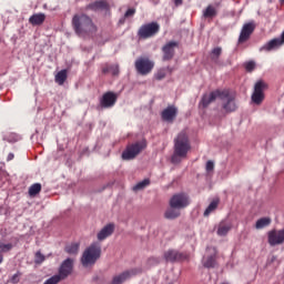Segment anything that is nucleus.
I'll use <instances>...</instances> for the list:
<instances>
[{"label": "nucleus", "mask_w": 284, "mask_h": 284, "mask_svg": "<svg viewBox=\"0 0 284 284\" xmlns=\"http://www.w3.org/2000/svg\"><path fill=\"white\" fill-rule=\"evenodd\" d=\"M176 7L183 6V0H174Z\"/></svg>", "instance_id": "obj_43"}, {"label": "nucleus", "mask_w": 284, "mask_h": 284, "mask_svg": "<svg viewBox=\"0 0 284 284\" xmlns=\"http://www.w3.org/2000/svg\"><path fill=\"white\" fill-rule=\"evenodd\" d=\"M244 68L246 70V72H254L255 68H256V62L254 61H248L244 64Z\"/></svg>", "instance_id": "obj_35"}, {"label": "nucleus", "mask_w": 284, "mask_h": 284, "mask_svg": "<svg viewBox=\"0 0 284 284\" xmlns=\"http://www.w3.org/2000/svg\"><path fill=\"white\" fill-rule=\"evenodd\" d=\"M135 70L141 77H148L154 70V61L148 57H140L135 60Z\"/></svg>", "instance_id": "obj_6"}, {"label": "nucleus", "mask_w": 284, "mask_h": 284, "mask_svg": "<svg viewBox=\"0 0 284 284\" xmlns=\"http://www.w3.org/2000/svg\"><path fill=\"white\" fill-rule=\"evenodd\" d=\"M118 99H119V95L116 93L112 91H108L100 99V108H103L104 110L114 108V105H116Z\"/></svg>", "instance_id": "obj_12"}, {"label": "nucleus", "mask_w": 284, "mask_h": 284, "mask_svg": "<svg viewBox=\"0 0 284 284\" xmlns=\"http://www.w3.org/2000/svg\"><path fill=\"white\" fill-rule=\"evenodd\" d=\"M55 83H58V85H63V83H65V81H68V70H61L55 74Z\"/></svg>", "instance_id": "obj_29"}, {"label": "nucleus", "mask_w": 284, "mask_h": 284, "mask_svg": "<svg viewBox=\"0 0 284 284\" xmlns=\"http://www.w3.org/2000/svg\"><path fill=\"white\" fill-rule=\"evenodd\" d=\"M230 230H232V223H227L225 221L220 222L217 225V236H227Z\"/></svg>", "instance_id": "obj_22"}, {"label": "nucleus", "mask_w": 284, "mask_h": 284, "mask_svg": "<svg viewBox=\"0 0 284 284\" xmlns=\"http://www.w3.org/2000/svg\"><path fill=\"white\" fill-rule=\"evenodd\" d=\"M225 97H227V89H224V90L217 89L210 93H204L199 102V108L201 110H206V108H210V104L214 103L216 99H221V101H225Z\"/></svg>", "instance_id": "obj_4"}, {"label": "nucleus", "mask_w": 284, "mask_h": 284, "mask_svg": "<svg viewBox=\"0 0 284 284\" xmlns=\"http://www.w3.org/2000/svg\"><path fill=\"white\" fill-rule=\"evenodd\" d=\"M284 43V31L281 34V38H274L261 47V52H272L273 50H278Z\"/></svg>", "instance_id": "obj_14"}, {"label": "nucleus", "mask_w": 284, "mask_h": 284, "mask_svg": "<svg viewBox=\"0 0 284 284\" xmlns=\"http://www.w3.org/2000/svg\"><path fill=\"white\" fill-rule=\"evenodd\" d=\"M267 89V84L263 81H257L254 87V92L252 94V101L256 105H261L265 99V90Z\"/></svg>", "instance_id": "obj_9"}, {"label": "nucleus", "mask_w": 284, "mask_h": 284, "mask_svg": "<svg viewBox=\"0 0 284 284\" xmlns=\"http://www.w3.org/2000/svg\"><path fill=\"white\" fill-rule=\"evenodd\" d=\"M3 263V254L0 253V264Z\"/></svg>", "instance_id": "obj_44"}, {"label": "nucleus", "mask_w": 284, "mask_h": 284, "mask_svg": "<svg viewBox=\"0 0 284 284\" xmlns=\"http://www.w3.org/2000/svg\"><path fill=\"white\" fill-rule=\"evenodd\" d=\"M101 258V243H91L82 253L81 263L83 267H94Z\"/></svg>", "instance_id": "obj_3"}, {"label": "nucleus", "mask_w": 284, "mask_h": 284, "mask_svg": "<svg viewBox=\"0 0 284 284\" xmlns=\"http://www.w3.org/2000/svg\"><path fill=\"white\" fill-rule=\"evenodd\" d=\"M14 159V153H9L7 156V161H12Z\"/></svg>", "instance_id": "obj_42"}, {"label": "nucleus", "mask_w": 284, "mask_h": 284, "mask_svg": "<svg viewBox=\"0 0 284 284\" xmlns=\"http://www.w3.org/2000/svg\"><path fill=\"white\" fill-rule=\"evenodd\" d=\"M134 14H136V9H128L124 17L128 19L129 17H134Z\"/></svg>", "instance_id": "obj_40"}, {"label": "nucleus", "mask_w": 284, "mask_h": 284, "mask_svg": "<svg viewBox=\"0 0 284 284\" xmlns=\"http://www.w3.org/2000/svg\"><path fill=\"white\" fill-rule=\"evenodd\" d=\"M205 170H206V172H213L214 171V162L212 160H209L206 162Z\"/></svg>", "instance_id": "obj_39"}, {"label": "nucleus", "mask_w": 284, "mask_h": 284, "mask_svg": "<svg viewBox=\"0 0 284 284\" xmlns=\"http://www.w3.org/2000/svg\"><path fill=\"white\" fill-rule=\"evenodd\" d=\"M219 203H221V200L214 199L204 211V216H207L211 212H214L216 207H219Z\"/></svg>", "instance_id": "obj_30"}, {"label": "nucleus", "mask_w": 284, "mask_h": 284, "mask_svg": "<svg viewBox=\"0 0 284 284\" xmlns=\"http://www.w3.org/2000/svg\"><path fill=\"white\" fill-rule=\"evenodd\" d=\"M11 283H13V284L19 283V273H16V274L11 277Z\"/></svg>", "instance_id": "obj_41"}, {"label": "nucleus", "mask_w": 284, "mask_h": 284, "mask_svg": "<svg viewBox=\"0 0 284 284\" xmlns=\"http://www.w3.org/2000/svg\"><path fill=\"white\" fill-rule=\"evenodd\" d=\"M148 185H150V180H143L133 186V191L139 192V190H144V187H148Z\"/></svg>", "instance_id": "obj_33"}, {"label": "nucleus", "mask_w": 284, "mask_h": 284, "mask_svg": "<svg viewBox=\"0 0 284 284\" xmlns=\"http://www.w3.org/2000/svg\"><path fill=\"white\" fill-rule=\"evenodd\" d=\"M176 114H179V109L174 105H169L161 112L162 121L166 123H174V119H176Z\"/></svg>", "instance_id": "obj_17"}, {"label": "nucleus", "mask_w": 284, "mask_h": 284, "mask_svg": "<svg viewBox=\"0 0 284 284\" xmlns=\"http://www.w3.org/2000/svg\"><path fill=\"white\" fill-rule=\"evenodd\" d=\"M114 234V224H106L99 233L98 241H105L108 236H112Z\"/></svg>", "instance_id": "obj_21"}, {"label": "nucleus", "mask_w": 284, "mask_h": 284, "mask_svg": "<svg viewBox=\"0 0 284 284\" xmlns=\"http://www.w3.org/2000/svg\"><path fill=\"white\" fill-rule=\"evenodd\" d=\"M280 3H281L282 6H284V0H280Z\"/></svg>", "instance_id": "obj_45"}, {"label": "nucleus", "mask_w": 284, "mask_h": 284, "mask_svg": "<svg viewBox=\"0 0 284 284\" xmlns=\"http://www.w3.org/2000/svg\"><path fill=\"white\" fill-rule=\"evenodd\" d=\"M136 274H141V268H131L124 271L118 275H114L110 284H123L125 281H130L131 276H136Z\"/></svg>", "instance_id": "obj_11"}, {"label": "nucleus", "mask_w": 284, "mask_h": 284, "mask_svg": "<svg viewBox=\"0 0 284 284\" xmlns=\"http://www.w3.org/2000/svg\"><path fill=\"white\" fill-rule=\"evenodd\" d=\"M226 99V102L222 104L223 110L225 112H236V102L234 101V95L230 94V90H227V97H224V100Z\"/></svg>", "instance_id": "obj_20"}, {"label": "nucleus", "mask_w": 284, "mask_h": 284, "mask_svg": "<svg viewBox=\"0 0 284 284\" xmlns=\"http://www.w3.org/2000/svg\"><path fill=\"white\" fill-rule=\"evenodd\" d=\"M159 30H161V27L156 22L146 23L140 27L138 37L140 39H150L155 34H159Z\"/></svg>", "instance_id": "obj_7"}, {"label": "nucleus", "mask_w": 284, "mask_h": 284, "mask_svg": "<svg viewBox=\"0 0 284 284\" xmlns=\"http://www.w3.org/2000/svg\"><path fill=\"white\" fill-rule=\"evenodd\" d=\"M72 272V258H67L59 268V274H57L62 281H65Z\"/></svg>", "instance_id": "obj_18"}, {"label": "nucleus", "mask_w": 284, "mask_h": 284, "mask_svg": "<svg viewBox=\"0 0 284 284\" xmlns=\"http://www.w3.org/2000/svg\"><path fill=\"white\" fill-rule=\"evenodd\" d=\"M108 8H110V4H108V1L105 0H98L88 6V9L93 10L94 12H97V10H108Z\"/></svg>", "instance_id": "obj_23"}, {"label": "nucleus", "mask_w": 284, "mask_h": 284, "mask_svg": "<svg viewBox=\"0 0 284 284\" xmlns=\"http://www.w3.org/2000/svg\"><path fill=\"white\" fill-rule=\"evenodd\" d=\"M268 225H272V219H270V217H261L255 223V230H263L265 227H268Z\"/></svg>", "instance_id": "obj_28"}, {"label": "nucleus", "mask_w": 284, "mask_h": 284, "mask_svg": "<svg viewBox=\"0 0 284 284\" xmlns=\"http://www.w3.org/2000/svg\"><path fill=\"white\" fill-rule=\"evenodd\" d=\"M145 148H148L145 140L129 145L122 153L123 161H132V159H136Z\"/></svg>", "instance_id": "obj_5"}, {"label": "nucleus", "mask_w": 284, "mask_h": 284, "mask_svg": "<svg viewBox=\"0 0 284 284\" xmlns=\"http://www.w3.org/2000/svg\"><path fill=\"white\" fill-rule=\"evenodd\" d=\"M190 150H192L190 138L185 131H182L174 139V153L171 158V163H181V159H185Z\"/></svg>", "instance_id": "obj_1"}, {"label": "nucleus", "mask_w": 284, "mask_h": 284, "mask_svg": "<svg viewBox=\"0 0 284 284\" xmlns=\"http://www.w3.org/2000/svg\"><path fill=\"white\" fill-rule=\"evenodd\" d=\"M112 73V77H119L120 70L119 64H105L102 67V74H110Z\"/></svg>", "instance_id": "obj_25"}, {"label": "nucleus", "mask_w": 284, "mask_h": 284, "mask_svg": "<svg viewBox=\"0 0 284 284\" xmlns=\"http://www.w3.org/2000/svg\"><path fill=\"white\" fill-rule=\"evenodd\" d=\"M63 281L60 276L53 275L50 278H48L43 284H59Z\"/></svg>", "instance_id": "obj_34"}, {"label": "nucleus", "mask_w": 284, "mask_h": 284, "mask_svg": "<svg viewBox=\"0 0 284 284\" xmlns=\"http://www.w3.org/2000/svg\"><path fill=\"white\" fill-rule=\"evenodd\" d=\"M254 30H256V26L254 23L248 22L245 23L241 30L240 37H239V43H245L246 41H250V38L254 33Z\"/></svg>", "instance_id": "obj_15"}, {"label": "nucleus", "mask_w": 284, "mask_h": 284, "mask_svg": "<svg viewBox=\"0 0 284 284\" xmlns=\"http://www.w3.org/2000/svg\"><path fill=\"white\" fill-rule=\"evenodd\" d=\"M221 54H223V49L221 47L214 48L211 51L212 61H214L216 63V61H219V57H221Z\"/></svg>", "instance_id": "obj_31"}, {"label": "nucleus", "mask_w": 284, "mask_h": 284, "mask_svg": "<svg viewBox=\"0 0 284 284\" xmlns=\"http://www.w3.org/2000/svg\"><path fill=\"white\" fill-rule=\"evenodd\" d=\"M268 244L274 247L276 245H283L284 243V229L283 230H271L267 233Z\"/></svg>", "instance_id": "obj_13"}, {"label": "nucleus", "mask_w": 284, "mask_h": 284, "mask_svg": "<svg viewBox=\"0 0 284 284\" xmlns=\"http://www.w3.org/2000/svg\"><path fill=\"white\" fill-rule=\"evenodd\" d=\"M45 261V256L41 252L36 253V263L41 264Z\"/></svg>", "instance_id": "obj_38"}, {"label": "nucleus", "mask_w": 284, "mask_h": 284, "mask_svg": "<svg viewBox=\"0 0 284 284\" xmlns=\"http://www.w3.org/2000/svg\"><path fill=\"white\" fill-rule=\"evenodd\" d=\"M209 252L202 260L203 267L207 270L216 267V258H219V251L214 246H210L206 248Z\"/></svg>", "instance_id": "obj_10"}, {"label": "nucleus", "mask_w": 284, "mask_h": 284, "mask_svg": "<svg viewBox=\"0 0 284 284\" xmlns=\"http://www.w3.org/2000/svg\"><path fill=\"white\" fill-rule=\"evenodd\" d=\"M170 207H178V210H185L190 205V196L185 193H178L170 199Z\"/></svg>", "instance_id": "obj_8"}, {"label": "nucleus", "mask_w": 284, "mask_h": 284, "mask_svg": "<svg viewBox=\"0 0 284 284\" xmlns=\"http://www.w3.org/2000/svg\"><path fill=\"white\" fill-rule=\"evenodd\" d=\"M164 258L168 261V263H176V261H185V254L170 248L164 252Z\"/></svg>", "instance_id": "obj_19"}, {"label": "nucleus", "mask_w": 284, "mask_h": 284, "mask_svg": "<svg viewBox=\"0 0 284 284\" xmlns=\"http://www.w3.org/2000/svg\"><path fill=\"white\" fill-rule=\"evenodd\" d=\"M179 216H181V209L173 206H170L164 213V217L170 221H174V219H179Z\"/></svg>", "instance_id": "obj_26"}, {"label": "nucleus", "mask_w": 284, "mask_h": 284, "mask_svg": "<svg viewBox=\"0 0 284 284\" xmlns=\"http://www.w3.org/2000/svg\"><path fill=\"white\" fill-rule=\"evenodd\" d=\"M154 77L156 81H163V79L166 77V73L164 69H160Z\"/></svg>", "instance_id": "obj_37"}, {"label": "nucleus", "mask_w": 284, "mask_h": 284, "mask_svg": "<svg viewBox=\"0 0 284 284\" xmlns=\"http://www.w3.org/2000/svg\"><path fill=\"white\" fill-rule=\"evenodd\" d=\"M216 14H219V11L212 4H209L206 7V9L203 11L204 19H214V17H216Z\"/></svg>", "instance_id": "obj_27"}, {"label": "nucleus", "mask_w": 284, "mask_h": 284, "mask_svg": "<svg viewBox=\"0 0 284 284\" xmlns=\"http://www.w3.org/2000/svg\"><path fill=\"white\" fill-rule=\"evenodd\" d=\"M45 22V13H34L29 18L31 26H43Z\"/></svg>", "instance_id": "obj_24"}, {"label": "nucleus", "mask_w": 284, "mask_h": 284, "mask_svg": "<svg viewBox=\"0 0 284 284\" xmlns=\"http://www.w3.org/2000/svg\"><path fill=\"white\" fill-rule=\"evenodd\" d=\"M175 48H179V42H174V41H170L162 47L163 61H172V59H174Z\"/></svg>", "instance_id": "obj_16"}, {"label": "nucleus", "mask_w": 284, "mask_h": 284, "mask_svg": "<svg viewBox=\"0 0 284 284\" xmlns=\"http://www.w3.org/2000/svg\"><path fill=\"white\" fill-rule=\"evenodd\" d=\"M73 26L78 37H93V34H97V26L92 21V18L85 14L74 16Z\"/></svg>", "instance_id": "obj_2"}, {"label": "nucleus", "mask_w": 284, "mask_h": 284, "mask_svg": "<svg viewBox=\"0 0 284 284\" xmlns=\"http://www.w3.org/2000/svg\"><path fill=\"white\" fill-rule=\"evenodd\" d=\"M12 250V244H4L0 242V254H3L6 252H10Z\"/></svg>", "instance_id": "obj_36"}, {"label": "nucleus", "mask_w": 284, "mask_h": 284, "mask_svg": "<svg viewBox=\"0 0 284 284\" xmlns=\"http://www.w3.org/2000/svg\"><path fill=\"white\" fill-rule=\"evenodd\" d=\"M39 192H41V184L40 183H36V184H33L29 187V194L31 196H37V194H39Z\"/></svg>", "instance_id": "obj_32"}]
</instances>
